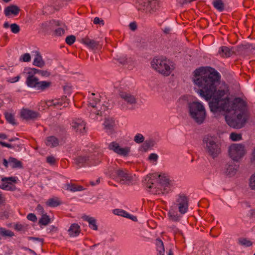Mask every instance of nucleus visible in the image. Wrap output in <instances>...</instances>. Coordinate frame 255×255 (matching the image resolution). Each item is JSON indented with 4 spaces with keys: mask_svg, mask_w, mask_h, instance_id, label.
Returning <instances> with one entry per match:
<instances>
[{
    "mask_svg": "<svg viewBox=\"0 0 255 255\" xmlns=\"http://www.w3.org/2000/svg\"><path fill=\"white\" fill-rule=\"evenodd\" d=\"M151 66L157 72L166 76H169L175 68L174 63L165 57L154 58L151 61Z\"/></svg>",
    "mask_w": 255,
    "mask_h": 255,
    "instance_id": "nucleus-5",
    "label": "nucleus"
},
{
    "mask_svg": "<svg viewBox=\"0 0 255 255\" xmlns=\"http://www.w3.org/2000/svg\"><path fill=\"white\" fill-rule=\"evenodd\" d=\"M27 218L28 220L35 222L37 220L36 216L32 213H29L27 216Z\"/></svg>",
    "mask_w": 255,
    "mask_h": 255,
    "instance_id": "nucleus-50",
    "label": "nucleus"
},
{
    "mask_svg": "<svg viewBox=\"0 0 255 255\" xmlns=\"http://www.w3.org/2000/svg\"><path fill=\"white\" fill-rule=\"evenodd\" d=\"M5 117L6 121L12 125H15V122L13 116L10 113H6Z\"/></svg>",
    "mask_w": 255,
    "mask_h": 255,
    "instance_id": "nucleus-41",
    "label": "nucleus"
},
{
    "mask_svg": "<svg viewBox=\"0 0 255 255\" xmlns=\"http://www.w3.org/2000/svg\"><path fill=\"white\" fill-rule=\"evenodd\" d=\"M84 219L85 221L88 222L89 226L91 229L94 230H97L98 229L96 220L94 218L89 216H86L84 217Z\"/></svg>",
    "mask_w": 255,
    "mask_h": 255,
    "instance_id": "nucleus-27",
    "label": "nucleus"
},
{
    "mask_svg": "<svg viewBox=\"0 0 255 255\" xmlns=\"http://www.w3.org/2000/svg\"><path fill=\"white\" fill-rule=\"evenodd\" d=\"M71 185H72V184H70V183L65 184L64 185L63 188L65 190L70 191V190H71Z\"/></svg>",
    "mask_w": 255,
    "mask_h": 255,
    "instance_id": "nucleus-56",
    "label": "nucleus"
},
{
    "mask_svg": "<svg viewBox=\"0 0 255 255\" xmlns=\"http://www.w3.org/2000/svg\"><path fill=\"white\" fill-rule=\"evenodd\" d=\"M51 84L50 82L43 81H38L36 89L43 90L49 87Z\"/></svg>",
    "mask_w": 255,
    "mask_h": 255,
    "instance_id": "nucleus-32",
    "label": "nucleus"
},
{
    "mask_svg": "<svg viewBox=\"0 0 255 255\" xmlns=\"http://www.w3.org/2000/svg\"><path fill=\"white\" fill-rule=\"evenodd\" d=\"M158 157V155L156 153H152L149 154L148 159L153 164L156 165Z\"/></svg>",
    "mask_w": 255,
    "mask_h": 255,
    "instance_id": "nucleus-38",
    "label": "nucleus"
},
{
    "mask_svg": "<svg viewBox=\"0 0 255 255\" xmlns=\"http://www.w3.org/2000/svg\"><path fill=\"white\" fill-rule=\"evenodd\" d=\"M0 234L2 237H11L14 236V233L12 232L2 228H0Z\"/></svg>",
    "mask_w": 255,
    "mask_h": 255,
    "instance_id": "nucleus-36",
    "label": "nucleus"
},
{
    "mask_svg": "<svg viewBox=\"0 0 255 255\" xmlns=\"http://www.w3.org/2000/svg\"><path fill=\"white\" fill-rule=\"evenodd\" d=\"M247 48L251 50H255V45L248 44L247 45Z\"/></svg>",
    "mask_w": 255,
    "mask_h": 255,
    "instance_id": "nucleus-62",
    "label": "nucleus"
},
{
    "mask_svg": "<svg viewBox=\"0 0 255 255\" xmlns=\"http://www.w3.org/2000/svg\"><path fill=\"white\" fill-rule=\"evenodd\" d=\"M21 11L19 7L14 4H10L4 9V14L5 16H9L10 15H18Z\"/></svg>",
    "mask_w": 255,
    "mask_h": 255,
    "instance_id": "nucleus-18",
    "label": "nucleus"
},
{
    "mask_svg": "<svg viewBox=\"0 0 255 255\" xmlns=\"http://www.w3.org/2000/svg\"><path fill=\"white\" fill-rule=\"evenodd\" d=\"M68 232L71 237H74L77 236L80 233L79 226L76 224H72L68 230Z\"/></svg>",
    "mask_w": 255,
    "mask_h": 255,
    "instance_id": "nucleus-22",
    "label": "nucleus"
},
{
    "mask_svg": "<svg viewBox=\"0 0 255 255\" xmlns=\"http://www.w3.org/2000/svg\"><path fill=\"white\" fill-rule=\"evenodd\" d=\"M120 97L124 99L125 101L127 102L128 103L130 104H134L136 102L135 98L133 96H132L129 94L127 93H121Z\"/></svg>",
    "mask_w": 255,
    "mask_h": 255,
    "instance_id": "nucleus-25",
    "label": "nucleus"
},
{
    "mask_svg": "<svg viewBox=\"0 0 255 255\" xmlns=\"http://www.w3.org/2000/svg\"><path fill=\"white\" fill-rule=\"evenodd\" d=\"M45 104L47 107L53 106L56 108L61 109L63 107L67 106L69 103L66 97H64L61 99H55L47 100L45 102Z\"/></svg>",
    "mask_w": 255,
    "mask_h": 255,
    "instance_id": "nucleus-13",
    "label": "nucleus"
},
{
    "mask_svg": "<svg viewBox=\"0 0 255 255\" xmlns=\"http://www.w3.org/2000/svg\"><path fill=\"white\" fill-rule=\"evenodd\" d=\"M239 242L241 245L246 247H250L253 244L252 242L250 240L245 238L240 239Z\"/></svg>",
    "mask_w": 255,
    "mask_h": 255,
    "instance_id": "nucleus-39",
    "label": "nucleus"
},
{
    "mask_svg": "<svg viewBox=\"0 0 255 255\" xmlns=\"http://www.w3.org/2000/svg\"><path fill=\"white\" fill-rule=\"evenodd\" d=\"M130 29L132 30H134L136 28V24L134 22H130L129 25Z\"/></svg>",
    "mask_w": 255,
    "mask_h": 255,
    "instance_id": "nucleus-55",
    "label": "nucleus"
},
{
    "mask_svg": "<svg viewBox=\"0 0 255 255\" xmlns=\"http://www.w3.org/2000/svg\"><path fill=\"white\" fill-rule=\"evenodd\" d=\"M46 204L48 206L55 207L60 204V201L57 198H52L47 201Z\"/></svg>",
    "mask_w": 255,
    "mask_h": 255,
    "instance_id": "nucleus-31",
    "label": "nucleus"
},
{
    "mask_svg": "<svg viewBox=\"0 0 255 255\" xmlns=\"http://www.w3.org/2000/svg\"><path fill=\"white\" fill-rule=\"evenodd\" d=\"M55 158L53 156H49L47 158V161L50 164H53L55 162Z\"/></svg>",
    "mask_w": 255,
    "mask_h": 255,
    "instance_id": "nucleus-54",
    "label": "nucleus"
},
{
    "mask_svg": "<svg viewBox=\"0 0 255 255\" xmlns=\"http://www.w3.org/2000/svg\"><path fill=\"white\" fill-rule=\"evenodd\" d=\"M228 153L233 161H239L246 153L245 146L241 143L232 144L229 147Z\"/></svg>",
    "mask_w": 255,
    "mask_h": 255,
    "instance_id": "nucleus-8",
    "label": "nucleus"
},
{
    "mask_svg": "<svg viewBox=\"0 0 255 255\" xmlns=\"http://www.w3.org/2000/svg\"><path fill=\"white\" fill-rule=\"evenodd\" d=\"M114 125V120L112 118H107L105 119L104 125L107 129H110Z\"/></svg>",
    "mask_w": 255,
    "mask_h": 255,
    "instance_id": "nucleus-33",
    "label": "nucleus"
},
{
    "mask_svg": "<svg viewBox=\"0 0 255 255\" xmlns=\"http://www.w3.org/2000/svg\"><path fill=\"white\" fill-rule=\"evenodd\" d=\"M81 42L86 45L89 49L92 50L95 49L99 45V42L91 39L87 36L81 39Z\"/></svg>",
    "mask_w": 255,
    "mask_h": 255,
    "instance_id": "nucleus-20",
    "label": "nucleus"
},
{
    "mask_svg": "<svg viewBox=\"0 0 255 255\" xmlns=\"http://www.w3.org/2000/svg\"><path fill=\"white\" fill-rule=\"evenodd\" d=\"M36 210L41 214H43L44 210L41 205H38L36 207Z\"/></svg>",
    "mask_w": 255,
    "mask_h": 255,
    "instance_id": "nucleus-59",
    "label": "nucleus"
},
{
    "mask_svg": "<svg viewBox=\"0 0 255 255\" xmlns=\"http://www.w3.org/2000/svg\"><path fill=\"white\" fill-rule=\"evenodd\" d=\"M10 28L11 31L13 33H17L20 30L19 26L15 23L11 24L10 25Z\"/></svg>",
    "mask_w": 255,
    "mask_h": 255,
    "instance_id": "nucleus-45",
    "label": "nucleus"
},
{
    "mask_svg": "<svg viewBox=\"0 0 255 255\" xmlns=\"http://www.w3.org/2000/svg\"><path fill=\"white\" fill-rule=\"evenodd\" d=\"M213 5L217 9L220 11L224 9V3L222 0H215L213 1Z\"/></svg>",
    "mask_w": 255,
    "mask_h": 255,
    "instance_id": "nucleus-35",
    "label": "nucleus"
},
{
    "mask_svg": "<svg viewBox=\"0 0 255 255\" xmlns=\"http://www.w3.org/2000/svg\"><path fill=\"white\" fill-rule=\"evenodd\" d=\"M239 165L233 161H230L225 164L223 168V172L228 177L234 176L238 170Z\"/></svg>",
    "mask_w": 255,
    "mask_h": 255,
    "instance_id": "nucleus-11",
    "label": "nucleus"
},
{
    "mask_svg": "<svg viewBox=\"0 0 255 255\" xmlns=\"http://www.w3.org/2000/svg\"><path fill=\"white\" fill-rule=\"evenodd\" d=\"M73 128L76 132L84 133L85 129V123L81 119H77L72 124Z\"/></svg>",
    "mask_w": 255,
    "mask_h": 255,
    "instance_id": "nucleus-17",
    "label": "nucleus"
},
{
    "mask_svg": "<svg viewBox=\"0 0 255 255\" xmlns=\"http://www.w3.org/2000/svg\"><path fill=\"white\" fill-rule=\"evenodd\" d=\"M20 79L19 76H17L13 77H8L6 78V81L10 83H14L19 81Z\"/></svg>",
    "mask_w": 255,
    "mask_h": 255,
    "instance_id": "nucleus-48",
    "label": "nucleus"
},
{
    "mask_svg": "<svg viewBox=\"0 0 255 255\" xmlns=\"http://www.w3.org/2000/svg\"><path fill=\"white\" fill-rule=\"evenodd\" d=\"M189 207L188 198L183 194H180L176 196L175 202L169 210L168 215L171 220L175 222L178 221L181 218V216L178 213V208L179 213L184 215L188 211Z\"/></svg>",
    "mask_w": 255,
    "mask_h": 255,
    "instance_id": "nucleus-3",
    "label": "nucleus"
},
{
    "mask_svg": "<svg viewBox=\"0 0 255 255\" xmlns=\"http://www.w3.org/2000/svg\"><path fill=\"white\" fill-rule=\"evenodd\" d=\"M156 249L158 252L157 255H164V247L163 242L160 239L156 240Z\"/></svg>",
    "mask_w": 255,
    "mask_h": 255,
    "instance_id": "nucleus-29",
    "label": "nucleus"
},
{
    "mask_svg": "<svg viewBox=\"0 0 255 255\" xmlns=\"http://www.w3.org/2000/svg\"><path fill=\"white\" fill-rule=\"evenodd\" d=\"M233 53L232 50L226 46L221 47L218 51V53L223 57H229Z\"/></svg>",
    "mask_w": 255,
    "mask_h": 255,
    "instance_id": "nucleus-24",
    "label": "nucleus"
},
{
    "mask_svg": "<svg viewBox=\"0 0 255 255\" xmlns=\"http://www.w3.org/2000/svg\"><path fill=\"white\" fill-rule=\"evenodd\" d=\"M66 29L67 27L65 24L62 21H59L57 27L53 30V34L55 36H61L64 34Z\"/></svg>",
    "mask_w": 255,
    "mask_h": 255,
    "instance_id": "nucleus-19",
    "label": "nucleus"
},
{
    "mask_svg": "<svg viewBox=\"0 0 255 255\" xmlns=\"http://www.w3.org/2000/svg\"><path fill=\"white\" fill-rule=\"evenodd\" d=\"M39 114L36 112L28 109H22L20 111L21 117L25 120H33L38 117Z\"/></svg>",
    "mask_w": 255,
    "mask_h": 255,
    "instance_id": "nucleus-16",
    "label": "nucleus"
},
{
    "mask_svg": "<svg viewBox=\"0 0 255 255\" xmlns=\"http://www.w3.org/2000/svg\"><path fill=\"white\" fill-rule=\"evenodd\" d=\"M203 145L207 153L213 158L217 157L221 153V148L216 139L211 135H206L203 140Z\"/></svg>",
    "mask_w": 255,
    "mask_h": 255,
    "instance_id": "nucleus-7",
    "label": "nucleus"
},
{
    "mask_svg": "<svg viewBox=\"0 0 255 255\" xmlns=\"http://www.w3.org/2000/svg\"><path fill=\"white\" fill-rule=\"evenodd\" d=\"M33 64L38 67H42L45 65V62L43 60L42 56L37 52H36L35 57L33 60Z\"/></svg>",
    "mask_w": 255,
    "mask_h": 255,
    "instance_id": "nucleus-23",
    "label": "nucleus"
},
{
    "mask_svg": "<svg viewBox=\"0 0 255 255\" xmlns=\"http://www.w3.org/2000/svg\"><path fill=\"white\" fill-rule=\"evenodd\" d=\"M50 219L49 217L46 214H43L39 221V223L41 225H46L50 223Z\"/></svg>",
    "mask_w": 255,
    "mask_h": 255,
    "instance_id": "nucleus-34",
    "label": "nucleus"
},
{
    "mask_svg": "<svg viewBox=\"0 0 255 255\" xmlns=\"http://www.w3.org/2000/svg\"><path fill=\"white\" fill-rule=\"evenodd\" d=\"M31 60V56L28 53H26L20 56L19 57V61L24 62H27L30 61Z\"/></svg>",
    "mask_w": 255,
    "mask_h": 255,
    "instance_id": "nucleus-42",
    "label": "nucleus"
},
{
    "mask_svg": "<svg viewBox=\"0 0 255 255\" xmlns=\"http://www.w3.org/2000/svg\"><path fill=\"white\" fill-rule=\"evenodd\" d=\"M17 178L16 177H4L1 179V183L0 184V188L7 190H13L15 189V186L13 184Z\"/></svg>",
    "mask_w": 255,
    "mask_h": 255,
    "instance_id": "nucleus-12",
    "label": "nucleus"
},
{
    "mask_svg": "<svg viewBox=\"0 0 255 255\" xmlns=\"http://www.w3.org/2000/svg\"><path fill=\"white\" fill-rule=\"evenodd\" d=\"M220 74L210 67H201L194 71L193 81L195 92L206 101H209L211 112L216 118L225 115L228 125L235 128H241L247 120L245 113L236 115L237 109L244 111L246 102L237 98L232 100L229 87L225 83L220 82Z\"/></svg>",
    "mask_w": 255,
    "mask_h": 255,
    "instance_id": "nucleus-1",
    "label": "nucleus"
},
{
    "mask_svg": "<svg viewBox=\"0 0 255 255\" xmlns=\"http://www.w3.org/2000/svg\"><path fill=\"white\" fill-rule=\"evenodd\" d=\"M94 23L95 24H99L101 25H104V21L101 18H100L99 17H95L94 19Z\"/></svg>",
    "mask_w": 255,
    "mask_h": 255,
    "instance_id": "nucleus-52",
    "label": "nucleus"
},
{
    "mask_svg": "<svg viewBox=\"0 0 255 255\" xmlns=\"http://www.w3.org/2000/svg\"><path fill=\"white\" fill-rule=\"evenodd\" d=\"M71 190H70L71 192H77V191H81L85 190V188H83L81 186H76L74 184L71 185Z\"/></svg>",
    "mask_w": 255,
    "mask_h": 255,
    "instance_id": "nucleus-46",
    "label": "nucleus"
},
{
    "mask_svg": "<svg viewBox=\"0 0 255 255\" xmlns=\"http://www.w3.org/2000/svg\"><path fill=\"white\" fill-rule=\"evenodd\" d=\"M22 226L20 224H16L14 226V229L17 231H21L22 229Z\"/></svg>",
    "mask_w": 255,
    "mask_h": 255,
    "instance_id": "nucleus-61",
    "label": "nucleus"
},
{
    "mask_svg": "<svg viewBox=\"0 0 255 255\" xmlns=\"http://www.w3.org/2000/svg\"><path fill=\"white\" fill-rule=\"evenodd\" d=\"M144 136L140 133L136 134L134 138V141L137 143H142L144 141Z\"/></svg>",
    "mask_w": 255,
    "mask_h": 255,
    "instance_id": "nucleus-44",
    "label": "nucleus"
},
{
    "mask_svg": "<svg viewBox=\"0 0 255 255\" xmlns=\"http://www.w3.org/2000/svg\"><path fill=\"white\" fill-rule=\"evenodd\" d=\"M230 138L232 141H239L242 139V135L240 133L232 132L230 135Z\"/></svg>",
    "mask_w": 255,
    "mask_h": 255,
    "instance_id": "nucleus-40",
    "label": "nucleus"
},
{
    "mask_svg": "<svg viewBox=\"0 0 255 255\" xmlns=\"http://www.w3.org/2000/svg\"><path fill=\"white\" fill-rule=\"evenodd\" d=\"M3 164L5 167H7L8 166H9V159L8 160L3 159Z\"/></svg>",
    "mask_w": 255,
    "mask_h": 255,
    "instance_id": "nucleus-63",
    "label": "nucleus"
},
{
    "mask_svg": "<svg viewBox=\"0 0 255 255\" xmlns=\"http://www.w3.org/2000/svg\"><path fill=\"white\" fill-rule=\"evenodd\" d=\"M109 148L110 150L114 151L117 154L126 156L128 155L130 152V147L128 146L122 147L116 142H112L109 145Z\"/></svg>",
    "mask_w": 255,
    "mask_h": 255,
    "instance_id": "nucleus-10",
    "label": "nucleus"
},
{
    "mask_svg": "<svg viewBox=\"0 0 255 255\" xmlns=\"http://www.w3.org/2000/svg\"><path fill=\"white\" fill-rule=\"evenodd\" d=\"M126 218L131 219L133 221H136L137 220V218L133 215H131L128 213V215L126 217Z\"/></svg>",
    "mask_w": 255,
    "mask_h": 255,
    "instance_id": "nucleus-57",
    "label": "nucleus"
},
{
    "mask_svg": "<svg viewBox=\"0 0 255 255\" xmlns=\"http://www.w3.org/2000/svg\"><path fill=\"white\" fill-rule=\"evenodd\" d=\"M9 165L12 168H21V162L13 157L9 158Z\"/></svg>",
    "mask_w": 255,
    "mask_h": 255,
    "instance_id": "nucleus-30",
    "label": "nucleus"
},
{
    "mask_svg": "<svg viewBox=\"0 0 255 255\" xmlns=\"http://www.w3.org/2000/svg\"><path fill=\"white\" fill-rule=\"evenodd\" d=\"M113 213L116 215L120 216L126 218L128 215V213L127 212L120 209H114L113 211Z\"/></svg>",
    "mask_w": 255,
    "mask_h": 255,
    "instance_id": "nucleus-37",
    "label": "nucleus"
},
{
    "mask_svg": "<svg viewBox=\"0 0 255 255\" xmlns=\"http://www.w3.org/2000/svg\"><path fill=\"white\" fill-rule=\"evenodd\" d=\"M251 159L253 162H255V148L252 152Z\"/></svg>",
    "mask_w": 255,
    "mask_h": 255,
    "instance_id": "nucleus-60",
    "label": "nucleus"
},
{
    "mask_svg": "<svg viewBox=\"0 0 255 255\" xmlns=\"http://www.w3.org/2000/svg\"><path fill=\"white\" fill-rule=\"evenodd\" d=\"M249 186L252 190L255 191V173L250 178Z\"/></svg>",
    "mask_w": 255,
    "mask_h": 255,
    "instance_id": "nucleus-43",
    "label": "nucleus"
},
{
    "mask_svg": "<svg viewBox=\"0 0 255 255\" xmlns=\"http://www.w3.org/2000/svg\"><path fill=\"white\" fill-rule=\"evenodd\" d=\"M58 22V20L54 19L45 21L40 24L41 30L44 32L52 31L57 27Z\"/></svg>",
    "mask_w": 255,
    "mask_h": 255,
    "instance_id": "nucleus-14",
    "label": "nucleus"
},
{
    "mask_svg": "<svg viewBox=\"0 0 255 255\" xmlns=\"http://www.w3.org/2000/svg\"><path fill=\"white\" fill-rule=\"evenodd\" d=\"M0 144H1L3 146L6 147H8V148H11L12 147V146H11V144L7 143L4 142H2V141H0Z\"/></svg>",
    "mask_w": 255,
    "mask_h": 255,
    "instance_id": "nucleus-58",
    "label": "nucleus"
},
{
    "mask_svg": "<svg viewBox=\"0 0 255 255\" xmlns=\"http://www.w3.org/2000/svg\"><path fill=\"white\" fill-rule=\"evenodd\" d=\"M28 240L32 241L34 243H39V245H41L43 241L42 239L32 237H28Z\"/></svg>",
    "mask_w": 255,
    "mask_h": 255,
    "instance_id": "nucleus-49",
    "label": "nucleus"
},
{
    "mask_svg": "<svg viewBox=\"0 0 255 255\" xmlns=\"http://www.w3.org/2000/svg\"><path fill=\"white\" fill-rule=\"evenodd\" d=\"M75 37L74 35H70L67 36L65 39V41L69 45L72 44L75 41Z\"/></svg>",
    "mask_w": 255,
    "mask_h": 255,
    "instance_id": "nucleus-47",
    "label": "nucleus"
},
{
    "mask_svg": "<svg viewBox=\"0 0 255 255\" xmlns=\"http://www.w3.org/2000/svg\"><path fill=\"white\" fill-rule=\"evenodd\" d=\"M99 101L98 98L95 97V94L92 93L90 97L89 98V104L90 106L93 108L91 110V113L90 114V117L91 119L94 120H101V119L99 118V115H102L103 114L105 113L106 111L109 109L110 106L108 102H105L103 104L102 106L101 107L100 110L98 109L97 102Z\"/></svg>",
    "mask_w": 255,
    "mask_h": 255,
    "instance_id": "nucleus-6",
    "label": "nucleus"
},
{
    "mask_svg": "<svg viewBox=\"0 0 255 255\" xmlns=\"http://www.w3.org/2000/svg\"><path fill=\"white\" fill-rule=\"evenodd\" d=\"M46 144L49 146L55 147L58 145L59 140L55 136H51L47 138Z\"/></svg>",
    "mask_w": 255,
    "mask_h": 255,
    "instance_id": "nucleus-28",
    "label": "nucleus"
},
{
    "mask_svg": "<svg viewBox=\"0 0 255 255\" xmlns=\"http://www.w3.org/2000/svg\"><path fill=\"white\" fill-rule=\"evenodd\" d=\"M39 75L43 77H47L50 75V72L46 70H40Z\"/></svg>",
    "mask_w": 255,
    "mask_h": 255,
    "instance_id": "nucleus-53",
    "label": "nucleus"
},
{
    "mask_svg": "<svg viewBox=\"0 0 255 255\" xmlns=\"http://www.w3.org/2000/svg\"><path fill=\"white\" fill-rule=\"evenodd\" d=\"M187 108L189 116L193 121L198 125L205 122L207 112L203 103L198 100L190 102Z\"/></svg>",
    "mask_w": 255,
    "mask_h": 255,
    "instance_id": "nucleus-2",
    "label": "nucleus"
},
{
    "mask_svg": "<svg viewBox=\"0 0 255 255\" xmlns=\"http://www.w3.org/2000/svg\"><path fill=\"white\" fill-rule=\"evenodd\" d=\"M116 174L122 183L127 184L132 180V176L129 174L127 171L119 169L116 171Z\"/></svg>",
    "mask_w": 255,
    "mask_h": 255,
    "instance_id": "nucleus-15",
    "label": "nucleus"
},
{
    "mask_svg": "<svg viewBox=\"0 0 255 255\" xmlns=\"http://www.w3.org/2000/svg\"><path fill=\"white\" fill-rule=\"evenodd\" d=\"M87 162H89L88 163L89 166H96L100 163L101 161L99 159H96L93 156L91 157L80 156L76 158L74 160L75 163L79 166H80Z\"/></svg>",
    "mask_w": 255,
    "mask_h": 255,
    "instance_id": "nucleus-9",
    "label": "nucleus"
},
{
    "mask_svg": "<svg viewBox=\"0 0 255 255\" xmlns=\"http://www.w3.org/2000/svg\"><path fill=\"white\" fill-rule=\"evenodd\" d=\"M157 3V1L156 0H149L147 3L143 2L141 4H143V6L144 7L146 5V9L147 10L149 11V14H152L153 13L151 11H154V9L152 7V6L155 5ZM146 14H148V13H146Z\"/></svg>",
    "mask_w": 255,
    "mask_h": 255,
    "instance_id": "nucleus-26",
    "label": "nucleus"
},
{
    "mask_svg": "<svg viewBox=\"0 0 255 255\" xmlns=\"http://www.w3.org/2000/svg\"><path fill=\"white\" fill-rule=\"evenodd\" d=\"M157 177L160 184L165 188V190H167V188H170L172 186V184L169 181L168 178L164 174H158L157 173L149 174L147 175L143 180V182L146 188H148V192L152 194L157 193L153 180Z\"/></svg>",
    "mask_w": 255,
    "mask_h": 255,
    "instance_id": "nucleus-4",
    "label": "nucleus"
},
{
    "mask_svg": "<svg viewBox=\"0 0 255 255\" xmlns=\"http://www.w3.org/2000/svg\"><path fill=\"white\" fill-rule=\"evenodd\" d=\"M40 70H38L36 68H30L29 70V71L28 72V74L29 75H31L32 74H39V71Z\"/></svg>",
    "mask_w": 255,
    "mask_h": 255,
    "instance_id": "nucleus-51",
    "label": "nucleus"
},
{
    "mask_svg": "<svg viewBox=\"0 0 255 255\" xmlns=\"http://www.w3.org/2000/svg\"><path fill=\"white\" fill-rule=\"evenodd\" d=\"M38 82V79L32 75H29L26 80V83L28 87L35 89L36 88Z\"/></svg>",
    "mask_w": 255,
    "mask_h": 255,
    "instance_id": "nucleus-21",
    "label": "nucleus"
},
{
    "mask_svg": "<svg viewBox=\"0 0 255 255\" xmlns=\"http://www.w3.org/2000/svg\"><path fill=\"white\" fill-rule=\"evenodd\" d=\"M100 182V179H98L96 180V181H91L90 182V184L92 186H95L97 184H99V183Z\"/></svg>",
    "mask_w": 255,
    "mask_h": 255,
    "instance_id": "nucleus-64",
    "label": "nucleus"
}]
</instances>
